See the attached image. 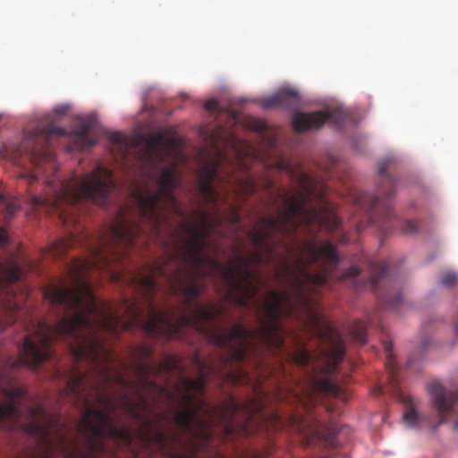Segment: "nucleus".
I'll return each mask as SVG.
<instances>
[{"mask_svg":"<svg viewBox=\"0 0 458 458\" xmlns=\"http://www.w3.org/2000/svg\"><path fill=\"white\" fill-rule=\"evenodd\" d=\"M135 230L137 227H131L127 222L126 211L119 210L115 220L90 241L88 256L74 258L67 264L71 285L53 284L44 289L43 296L52 309L56 310L58 320L54 325L38 321L35 335H26L19 347V357L6 360L13 369L26 366L37 370L43 361L52 357L55 341L68 340L76 361L85 360L99 369L100 386L89 382L88 376L76 366L67 375L58 369L55 371V376L63 377L65 381V394L83 408L77 424L82 445L68 437L59 417L49 413L40 404L29 407L28 420L21 421V405L27 397V391L14 386L11 378L0 373V391L6 399L0 403V428L10 431L20 428L34 439L37 451L28 458H53L57 453L65 458H105L109 454L106 439L130 447L135 434L146 447H153L164 457L188 458L175 453L177 437H170L160 428H154L145 415L148 401L144 391L159 392L172 398V393L151 377L176 370L178 359L165 355L157 365L151 364L145 359L153 355V348L140 345L138 348L140 358L133 365L137 379L127 378L120 370L111 372L113 358L102 332L114 335L120 329L140 326L151 338L169 340L178 336L183 327H191L209 343L224 349L225 352L216 362L207 364L197 359L198 377H183L181 380L182 409L175 411L174 422L191 441L211 440L216 420L225 424V433L231 434L238 412H243L250 421L262 408L260 403L239 402L233 395L222 405L211 406L201 396L209 377H219L235 385L247 379L246 371L242 367L234 368L233 363L245 360L243 343L250 332L242 323L234 324L230 329L217 326L216 320L222 308L214 303L208 306L199 301L186 304L181 293L172 291V273L161 260L147 264L146 270L133 278L135 287L148 306L147 320L141 319L135 303H127L128 320L113 312L106 304H98L89 273L104 271L114 281L119 280L120 275L113 271V264L124 259L130 249L146 243Z\"/></svg>","mask_w":458,"mask_h":458,"instance_id":"nucleus-1","label":"nucleus"},{"mask_svg":"<svg viewBox=\"0 0 458 458\" xmlns=\"http://www.w3.org/2000/svg\"><path fill=\"white\" fill-rule=\"evenodd\" d=\"M110 151L117 158L126 161L133 158L141 166L148 182L142 189L132 192L135 205V216H127V222L147 243L159 242L165 255L162 262L174 263L170 277L174 293H181L185 303L191 305L198 301L201 285L199 278L221 279L227 286L225 299L242 308L250 304L259 308V327L250 332L244 343V357L254 349L255 342L268 347L281 349L284 346L282 335V318H293L301 310L317 318L315 301L311 294L315 288L325 284L329 274L335 268L339 257L335 246L330 242L320 245L304 242L296 260L290 264L282 263L283 271L276 273V278L288 281L291 291L272 290L261 303L257 299L263 281L257 272L251 270L252 264H270L276 255V248L282 245L286 251L290 246L284 238L295 240L298 230L302 227L311 234L313 231L325 228L330 232L338 229L341 220L335 209L326 203L322 191L318 192L314 178L306 174L298 175V189L275 188L274 182L267 179L265 188L269 191L273 204L279 200L278 215L260 218L261 228L247 232V236L256 250L244 257L236 255L229 264L224 265L216 259L204 254L208 246L209 237L214 229L222 224L219 206L227 203L228 191H219L214 182L222 180L219 172L226 155L216 149V157L202 165L199 174V191L204 201L214 208L216 217L206 211L196 212L198 223L181 222L176 231L165 209L183 216V212L174 197V191L178 187L176 165L170 163L162 166L170 157V144L162 132H152L145 136L139 134L131 140L121 132H111L108 136Z\"/></svg>","mask_w":458,"mask_h":458,"instance_id":"nucleus-2","label":"nucleus"},{"mask_svg":"<svg viewBox=\"0 0 458 458\" xmlns=\"http://www.w3.org/2000/svg\"><path fill=\"white\" fill-rule=\"evenodd\" d=\"M67 134L65 129L49 123L24 132L20 144L8 148L17 164L20 162L18 159L25 157L32 165L33 171L21 174V178L32 184L42 177L48 187V192L45 195H32L30 198L32 208L57 213L65 225L77 222L74 213L81 210L85 202L106 205L110 191L115 187L112 171L101 165L93 171L80 177L74 176L69 181L59 178L55 155L51 147L52 140L54 137H64Z\"/></svg>","mask_w":458,"mask_h":458,"instance_id":"nucleus-3","label":"nucleus"},{"mask_svg":"<svg viewBox=\"0 0 458 458\" xmlns=\"http://www.w3.org/2000/svg\"><path fill=\"white\" fill-rule=\"evenodd\" d=\"M388 165L389 161L386 160L378 166L379 182L376 194L360 192L354 197L357 209L362 211L366 217V221L357 222V230L361 231L368 225H377L385 233L397 226L404 233H413L418 231V222L401 220L392 209L390 199L395 194L397 180L388 174Z\"/></svg>","mask_w":458,"mask_h":458,"instance_id":"nucleus-4","label":"nucleus"},{"mask_svg":"<svg viewBox=\"0 0 458 458\" xmlns=\"http://www.w3.org/2000/svg\"><path fill=\"white\" fill-rule=\"evenodd\" d=\"M295 427L307 445L319 449H334L338 446L336 437L339 428L334 420L327 422L316 414H309L298 419Z\"/></svg>","mask_w":458,"mask_h":458,"instance_id":"nucleus-5","label":"nucleus"},{"mask_svg":"<svg viewBox=\"0 0 458 458\" xmlns=\"http://www.w3.org/2000/svg\"><path fill=\"white\" fill-rule=\"evenodd\" d=\"M22 276L21 267L13 263L0 264V330L13 324L18 319L20 304L13 301L12 285Z\"/></svg>","mask_w":458,"mask_h":458,"instance_id":"nucleus-6","label":"nucleus"},{"mask_svg":"<svg viewBox=\"0 0 458 458\" xmlns=\"http://www.w3.org/2000/svg\"><path fill=\"white\" fill-rule=\"evenodd\" d=\"M369 270L370 276L366 284L386 309L397 310L403 300L402 293L395 287V284L390 277L388 264L370 262Z\"/></svg>","mask_w":458,"mask_h":458,"instance_id":"nucleus-7","label":"nucleus"},{"mask_svg":"<svg viewBox=\"0 0 458 458\" xmlns=\"http://www.w3.org/2000/svg\"><path fill=\"white\" fill-rule=\"evenodd\" d=\"M345 119V111L339 108L310 113L296 111L293 115V126L296 131L303 132L311 129H320L326 123L341 127Z\"/></svg>","mask_w":458,"mask_h":458,"instance_id":"nucleus-8","label":"nucleus"},{"mask_svg":"<svg viewBox=\"0 0 458 458\" xmlns=\"http://www.w3.org/2000/svg\"><path fill=\"white\" fill-rule=\"evenodd\" d=\"M321 337L328 344V346L320 352L321 371L329 376L337 370L343 360L345 355V344L340 333L332 327H327L321 333Z\"/></svg>","mask_w":458,"mask_h":458,"instance_id":"nucleus-9","label":"nucleus"},{"mask_svg":"<svg viewBox=\"0 0 458 458\" xmlns=\"http://www.w3.org/2000/svg\"><path fill=\"white\" fill-rule=\"evenodd\" d=\"M428 391L440 418L438 425H441L455 413L458 407V389L447 388L440 382L433 381L428 385Z\"/></svg>","mask_w":458,"mask_h":458,"instance_id":"nucleus-10","label":"nucleus"},{"mask_svg":"<svg viewBox=\"0 0 458 458\" xmlns=\"http://www.w3.org/2000/svg\"><path fill=\"white\" fill-rule=\"evenodd\" d=\"M300 103L299 93L293 89L284 88L261 100L264 108L295 109Z\"/></svg>","mask_w":458,"mask_h":458,"instance_id":"nucleus-11","label":"nucleus"},{"mask_svg":"<svg viewBox=\"0 0 458 458\" xmlns=\"http://www.w3.org/2000/svg\"><path fill=\"white\" fill-rule=\"evenodd\" d=\"M92 126L91 119H81L74 131L69 133V138L73 141L76 148H87L95 145L96 140L90 135Z\"/></svg>","mask_w":458,"mask_h":458,"instance_id":"nucleus-12","label":"nucleus"},{"mask_svg":"<svg viewBox=\"0 0 458 458\" xmlns=\"http://www.w3.org/2000/svg\"><path fill=\"white\" fill-rule=\"evenodd\" d=\"M231 188L237 198H242L254 194L258 191L259 186L254 178L248 173L241 178L233 179Z\"/></svg>","mask_w":458,"mask_h":458,"instance_id":"nucleus-13","label":"nucleus"},{"mask_svg":"<svg viewBox=\"0 0 458 458\" xmlns=\"http://www.w3.org/2000/svg\"><path fill=\"white\" fill-rule=\"evenodd\" d=\"M78 239L74 235L61 238L48 247V255L54 259H63L68 250L77 244Z\"/></svg>","mask_w":458,"mask_h":458,"instance_id":"nucleus-14","label":"nucleus"},{"mask_svg":"<svg viewBox=\"0 0 458 458\" xmlns=\"http://www.w3.org/2000/svg\"><path fill=\"white\" fill-rule=\"evenodd\" d=\"M385 351L386 353L387 361L386 363V368L388 372V380L392 385L394 391H399V377H398V366L395 362L392 352V344L388 342L384 343Z\"/></svg>","mask_w":458,"mask_h":458,"instance_id":"nucleus-15","label":"nucleus"},{"mask_svg":"<svg viewBox=\"0 0 458 458\" xmlns=\"http://www.w3.org/2000/svg\"><path fill=\"white\" fill-rule=\"evenodd\" d=\"M401 401L405 405V411L403 415V421L411 428H415L420 424V417L416 411L415 402L410 395L401 394Z\"/></svg>","mask_w":458,"mask_h":458,"instance_id":"nucleus-16","label":"nucleus"},{"mask_svg":"<svg viewBox=\"0 0 458 458\" xmlns=\"http://www.w3.org/2000/svg\"><path fill=\"white\" fill-rule=\"evenodd\" d=\"M20 208L21 203L17 198L0 194V213L3 214L5 223H8Z\"/></svg>","mask_w":458,"mask_h":458,"instance_id":"nucleus-17","label":"nucleus"},{"mask_svg":"<svg viewBox=\"0 0 458 458\" xmlns=\"http://www.w3.org/2000/svg\"><path fill=\"white\" fill-rule=\"evenodd\" d=\"M314 388L325 394H330L336 397L341 394V387L334 384L329 378H321L314 380Z\"/></svg>","mask_w":458,"mask_h":458,"instance_id":"nucleus-18","label":"nucleus"},{"mask_svg":"<svg viewBox=\"0 0 458 458\" xmlns=\"http://www.w3.org/2000/svg\"><path fill=\"white\" fill-rule=\"evenodd\" d=\"M367 324L364 321H354L351 327V335L355 342L364 344L367 342Z\"/></svg>","mask_w":458,"mask_h":458,"instance_id":"nucleus-19","label":"nucleus"},{"mask_svg":"<svg viewBox=\"0 0 458 458\" xmlns=\"http://www.w3.org/2000/svg\"><path fill=\"white\" fill-rule=\"evenodd\" d=\"M226 220L233 226L236 227L237 231H242V216L240 214V208L233 204L229 205V210L226 215Z\"/></svg>","mask_w":458,"mask_h":458,"instance_id":"nucleus-20","label":"nucleus"},{"mask_svg":"<svg viewBox=\"0 0 458 458\" xmlns=\"http://www.w3.org/2000/svg\"><path fill=\"white\" fill-rule=\"evenodd\" d=\"M440 283L445 287H454L458 284V275L455 272L447 271L443 274Z\"/></svg>","mask_w":458,"mask_h":458,"instance_id":"nucleus-21","label":"nucleus"},{"mask_svg":"<svg viewBox=\"0 0 458 458\" xmlns=\"http://www.w3.org/2000/svg\"><path fill=\"white\" fill-rule=\"evenodd\" d=\"M294 360L299 366L305 367L310 364L311 356L307 350L301 349L295 354Z\"/></svg>","mask_w":458,"mask_h":458,"instance_id":"nucleus-22","label":"nucleus"},{"mask_svg":"<svg viewBox=\"0 0 458 458\" xmlns=\"http://www.w3.org/2000/svg\"><path fill=\"white\" fill-rule=\"evenodd\" d=\"M250 127L257 131H262L266 129V125L264 122L253 120L252 124L250 125Z\"/></svg>","mask_w":458,"mask_h":458,"instance_id":"nucleus-23","label":"nucleus"},{"mask_svg":"<svg viewBox=\"0 0 458 458\" xmlns=\"http://www.w3.org/2000/svg\"><path fill=\"white\" fill-rule=\"evenodd\" d=\"M360 275V269L357 267H352L345 273L346 277L356 278Z\"/></svg>","mask_w":458,"mask_h":458,"instance_id":"nucleus-24","label":"nucleus"},{"mask_svg":"<svg viewBox=\"0 0 458 458\" xmlns=\"http://www.w3.org/2000/svg\"><path fill=\"white\" fill-rule=\"evenodd\" d=\"M8 242V233L5 229L0 227V246Z\"/></svg>","mask_w":458,"mask_h":458,"instance_id":"nucleus-25","label":"nucleus"},{"mask_svg":"<svg viewBox=\"0 0 458 458\" xmlns=\"http://www.w3.org/2000/svg\"><path fill=\"white\" fill-rule=\"evenodd\" d=\"M68 111V106H57L54 109V113L57 115H63Z\"/></svg>","mask_w":458,"mask_h":458,"instance_id":"nucleus-26","label":"nucleus"},{"mask_svg":"<svg viewBox=\"0 0 458 458\" xmlns=\"http://www.w3.org/2000/svg\"><path fill=\"white\" fill-rule=\"evenodd\" d=\"M215 104H216L215 102H211V101L207 102V103H206V108H207V109H213V107H214Z\"/></svg>","mask_w":458,"mask_h":458,"instance_id":"nucleus-27","label":"nucleus"},{"mask_svg":"<svg viewBox=\"0 0 458 458\" xmlns=\"http://www.w3.org/2000/svg\"><path fill=\"white\" fill-rule=\"evenodd\" d=\"M119 366L122 370H125L127 369V364L124 361H120Z\"/></svg>","mask_w":458,"mask_h":458,"instance_id":"nucleus-28","label":"nucleus"},{"mask_svg":"<svg viewBox=\"0 0 458 458\" xmlns=\"http://www.w3.org/2000/svg\"><path fill=\"white\" fill-rule=\"evenodd\" d=\"M454 429L458 431V420L455 421Z\"/></svg>","mask_w":458,"mask_h":458,"instance_id":"nucleus-29","label":"nucleus"},{"mask_svg":"<svg viewBox=\"0 0 458 458\" xmlns=\"http://www.w3.org/2000/svg\"><path fill=\"white\" fill-rule=\"evenodd\" d=\"M383 393H384V392H383V389H382L381 387H379V388H378V394H383Z\"/></svg>","mask_w":458,"mask_h":458,"instance_id":"nucleus-30","label":"nucleus"},{"mask_svg":"<svg viewBox=\"0 0 458 458\" xmlns=\"http://www.w3.org/2000/svg\"><path fill=\"white\" fill-rule=\"evenodd\" d=\"M233 142L236 143V139L234 137H233Z\"/></svg>","mask_w":458,"mask_h":458,"instance_id":"nucleus-31","label":"nucleus"}]
</instances>
